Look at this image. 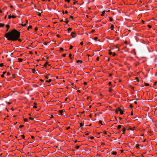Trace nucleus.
<instances>
[{
  "mask_svg": "<svg viewBox=\"0 0 157 157\" xmlns=\"http://www.w3.org/2000/svg\"><path fill=\"white\" fill-rule=\"evenodd\" d=\"M20 36V32L15 29H13L11 31L6 33L4 34V37L7 40L12 41L18 40L21 41V40L19 38Z\"/></svg>",
  "mask_w": 157,
  "mask_h": 157,
  "instance_id": "nucleus-1",
  "label": "nucleus"
},
{
  "mask_svg": "<svg viewBox=\"0 0 157 157\" xmlns=\"http://www.w3.org/2000/svg\"><path fill=\"white\" fill-rule=\"evenodd\" d=\"M38 11L37 13V14L38 15V16L39 17H41V13H42L43 11L41 10H38Z\"/></svg>",
  "mask_w": 157,
  "mask_h": 157,
  "instance_id": "nucleus-2",
  "label": "nucleus"
},
{
  "mask_svg": "<svg viewBox=\"0 0 157 157\" xmlns=\"http://www.w3.org/2000/svg\"><path fill=\"white\" fill-rule=\"evenodd\" d=\"M71 35L72 37H75L76 36V33L74 32H72L71 33Z\"/></svg>",
  "mask_w": 157,
  "mask_h": 157,
  "instance_id": "nucleus-3",
  "label": "nucleus"
},
{
  "mask_svg": "<svg viewBox=\"0 0 157 157\" xmlns=\"http://www.w3.org/2000/svg\"><path fill=\"white\" fill-rule=\"evenodd\" d=\"M69 56L70 59L71 60V62H73V57H72V55L70 53L69 55Z\"/></svg>",
  "mask_w": 157,
  "mask_h": 157,
  "instance_id": "nucleus-4",
  "label": "nucleus"
},
{
  "mask_svg": "<svg viewBox=\"0 0 157 157\" xmlns=\"http://www.w3.org/2000/svg\"><path fill=\"white\" fill-rule=\"evenodd\" d=\"M20 137L21 138L19 139L18 140H20L22 139H24L25 137V136L24 135H21L20 136Z\"/></svg>",
  "mask_w": 157,
  "mask_h": 157,
  "instance_id": "nucleus-5",
  "label": "nucleus"
},
{
  "mask_svg": "<svg viewBox=\"0 0 157 157\" xmlns=\"http://www.w3.org/2000/svg\"><path fill=\"white\" fill-rule=\"evenodd\" d=\"M58 112L61 115H63L64 114L63 113L64 111L63 110H59V111Z\"/></svg>",
  "mask_w": 157,
  "mask_h": 157,
  "instance_id": "nucleus-6",
  "label": "nucleus"
},
{
  "mask_svg": "<svg viewBox=\"0 0 157 157\" xmlns=\"http://www.w3.org/2000/svg\"><path fill=\"white\" fill-rule=\"evenodd\" d=\"M126 130V128L123 126V128L122 129V130L123 132V133H122L123 134H124L125 133Z\"/></svg>",
  "mask_w": 157,
  "mask_h": 157,
  "instance_id": "nucleus-7",
  "label": "nucleus"
},
{
  "mask_svg": "<svg viewBox=\"0 0 157 157\" xmlns=\"http://www.w3.org/2000/svg\"><path fill=\"white\" fill-rule=\"evenodd\" d=\"M122 127H123V126L122 125H119L118 126H117V129L119 130Z\"/></svg>",
  "mask_w": 157,
  "mask_h": 157,
  "instance_id": "nucleus-8",
  "label": "nucleus"
},
{
  "mask_svg": "<svg viewBox=\"0 0 157 157\" xmlns=\"http://www.w3.org/2000/svg\"><path fill=\"white\" fill-rule=\"evenodd\" d=\"M50 74H48L47 75H44V77L46 79H48L49 78L48 76L50 75Z\"/></svg>",
  "mask_w": 157,
  "mask_h": 157,
  "instance_id": "nucleus-9",
  "label": "nucleus"
},
{
  "mask_svg": "<svg viewBox=\"0 0 157 157\" xmlns=\"http://www.w3.org/2000/svg\"><path fill=\"white\" fill-rule=\"evenodd\" d=\"M72 30V28H69L67 29V31H68V33H69Z\"/></svg>",
  "mask_w": 157,
  "mask_h": 157,
  "instance_id": "nucleus-10",
  "label": "nucleus"
},
{
  "mask_svg": "<svg viewBox=\"0 0 157 157\" xmlns=\"http://www.w3.org/2000/svg\"><path fill=\"white\" fill-rule=\"evenodd\" d=\"M23 61V59L21 58H18V62L21 63V62Z\"/></svg>",
  "mask_w": 157,
  "mask_h": 157,
  "instance_id": "nucleus-11",
  "label": "nucleus"
},
{
  "mask_svg": "<svg viewBox=\"0 0 157 157\" xmlns=\"http://www.w3.org/2000/svg\"><path fill=\"white\" fill-rule=\"evenodd\" d=\"M117 154V153L115 151H113L111 153V154L112 155H116Z\"/></svg>",
  "mask_w": 157,
  "mask_h": 157,
  "instance_id": "nucleus-12",
  "label": "nucleus"
},
{
  "mask_svg": "<svg viewBox=\"0 0 157 157\" xmlns=\"http://www.w3.org/2000/svg\"><path fill=\"white\" fill-rule=\"evenodd\" d=\"M116 109L117 111L118 112H120V111H121V110H122L120 107H118V108H117Z\"/></svg>",
  "mask_w": 157,
  "mask_h": 157,
  "instance_id": "nucleus-13",
  "label": "nucleus"
},
{
  "mask_svg": "<svg viewBox=\"0 0 157 157\" xmlns=\"http://www.w3.org/2000/svg\"><path fill=\"white\" fill-rule=\"evenodd\" d=\"M113 90L111 88V87L109 88V92L110 93H111Z\"/></svg>",
  "mask_w": 157,
  "mask_h": 157,
  "instance_id": "nucleus-14",
  "label": "nucleus"
},
{
  "mask_svg": "<svg viewBox=\"0 0 157 157\" xmlns=\"http://www.w3.org/2000/svg\"><path fill=\"white\" fill-rule=\"evenodd\" d=\"M76 63H83V62L81 60H78L77 61Z\"/></svg>",
  "mask_w": 157,
  "mask_h": 157,
  "instance_id": "nucleus-15",
  "label": "nucleus"
},
{
  "mask_svg": "<svg viewBox=\"0 0 157 157\" xmlns=\"http://www.w3.org/2000/svg\"><path fill=\"white\" fill-rule=\"evenodd\" d=\"M5 25L4 23H0V27H3Z\"/></svg>",
  "mask_w": 157,
  "mask_h": 157,
  "instance_id": "nucleus-16",
  "label": "nucleus"
},
{
  "mask_svg": "<svg viewBox=\"0 0 157 157\" xmlns=\"http://www.w3.org/2000/svg\"><path fill=\"white\" fill-rule=\"evenodd\" d=\"M85 135L87 136L88 135L89 133H90V132H85Z\"/></svg>",
  "mask_w": 157,
  "mask_h": 157,
  "instance_id": "nucleus-17",
  "label": "nucleus"
},
{
  "mask_svg": "<svg viewBox=\"0 0 157 157\" xmlns=\"http://www.w3.org/2000/svg\"><path fill=\"white\" fill-rule=\"evenodd\" d=\"M113 28H114V26L112 24L111 25L110 28L111 29V30H113Z\"/></svg>",
  "mask_w": 157,
  "mask_h": 157,
  "instance_id": "nucleus-18",
  "label": "nucleus"
},
{
  "mask_svg": "<svg viewBox=\"0 0 157 157\" xmlns=\"http://www.w3.org/2000/svg\"><path fill=\"white\" fill-rule=\"evenodd\" d=\"M80 147V146L77 145H75V148H76V149H78Z\"/></svg>",
  "mask_w": 157,
  "mask_h": 157,
  "instance_id": "nucleus-19",
  "label": "nucleus"
},
{
  "mask_svg": "<svg viewBox=\"0 0 157 157\" xmlns=\"http://www.w3.org/2000/svg\"><path fill=\"white\" fill-rule=\"evenodd\" d=\"M65 20H66V21H65L64 22L67 24H68V22H69V21L68 20H67V18H66Z\"/></svg>",
  "mask_w": 157,
  "mask_h": 157,
  "instance_id": "nucleus-20",
  "label": "nucleus"
},
{
  "mask_svg": "<svg viewBox=\"0 0 157 157\" xmlns=\"http://www.w3.org/2000/svg\"><path fill=\"white\" fill-rule=\"evenodd\" d=\"M52 80L51 79H49L48 80H46L45 81V82H51Z\"/></svg>",
  "mask_w": 157,
  "mask_h": 157,
  "instance_id": "nucleus-21",
  "label": "nucleus"
},
{
  "mask_svg": "<svg viewBox=\"0 0 157 157\" xmlns=\"http://www.w3.org/2000/svg\"><path fill=\"white\" fill-rule=\"evenodd\" d=\"M113 54V52L111 51L110 50L109 51V54L110 55Z\"/></svg>",
  "mask_w": 157,
  "mask_h": 157,
  "instance_id": "nucleus-22",
  "label": "nucleus"
},
{
  "mask_svg": "<svg viewBox=\"0 0 157 157\" xmlns=\"http://www.w3.org/2000/svg\"><path fill=\"white\" fill-rule=\"evenodd\" d=\"M32 25H30V26H29L28 27V28H27V30H29V29H31V28H32Z\"/></svg>",
  "mask_w": 157,
  "mask_h": 157,
  "instance_id": "nucleus-23",
  "label": "nucleus"
},
{
  "mask_svg": "<svg viewBox=\"0 0 157 157\" xmlns=\"http://www.w3.org/2000/svg\"><path fill=\"white\" fill-rule=\"evenodd\" d=\"M32 73H34L36 71L34 68H33L32 69Z\"/></svg>",
  "mask_w": 157,
  "mask_h": 157,
  "instance_id": "nucleus-24",
  "label": "nucleus"
},
{
  "mask_svg": "<svg viewBox=\"0 0 157 157\" xmlns=\"http://www.w3.org/2000/svg\"><path fill=\"white\" fill-rule=\"evenodd\" d=\"M48 64V63L47 62H46L45 64L44 65V66L45 67H47V66Z\"/></svg>",
  "mask_w": 157,
  "mask_h": 157,
  "instance_id": "nucleus-25",
  "label": "nucleus"
},
{
  "mask_svg": "<svg viewBox=\"0 0 157 157\" xmlns=\"http://www.w3.org/2000/svg\"><path fill=\"white\" fill-rule=\"evenodd\" d=\"M10 26L8 24L6 25V27L7 28V29H9L10 28Z\"/></svg>",
  "mask_w": 157,
  "mask_h": 157,
  "instance_id": "nucleus-26",
  "label": "nucleus"
},
{
  "mask_svg": "<svg viewBox=\"0 0 157 157\" xmlns=\"http://www.w3.org/2000/svg\"><path fill=\"white\" fill-rule=\"evenodd\" d=\"M123 112H124V111H122V110H121V111H120V115H122L123 114Z\"/></svg>",
  "mask_w": 157,
  "mask_h": 157,
  "instance_id": "nucleus-27",
  "label": "nucleus"
},
{
  "mask_svg": "<svg viewBox=\"0 0 157 157\" xmlns=\"http://www.w3.org/2000/svg\"><path fill=\"white\" fill-rule=\"evenodd\" d=\"M84 125V124L82 123H80V127H82Z\"/></svg>",
  "mask_w": 157,
  "mask_h": 157,
  "instance_id": "nucleus-28",
  "label": "nucleus"
},
{
  "mask_svg": "<svg viewBox=\"0 0 157 157\" xmlns=\"http://www.w3.org/2000/svg\"><path fill=\"white\" fill-rule=\"evenodd\" d=\"M21 25L23 26H25L26 25V23H25L24 24L22 23Z\"/></svg>",
  "mask_w": 157,
  "mask_h": 157,
  "instance_id": "nucleus-29",
  "label": "nucleus"
},
{
  "mask_svg": "<svg viewBox=\"0 0 157 157\" xmlns=\"http://www.w3.org/2000/svg\"><path fill=\"white\" fill-rule=\"evenodd\" d=\"M17 17V16H14V15H12V16H11V17L12 18H16Z\"/></svg>",
  "mask_w": 157,
  "mask_h": 157,
  "instance_id": "nucleus-30",
  "label": "nucleus"
},
{
  "mask_svg": "<svg viewBox=\"0 0 157 157\" xmlns=\"http://www.w3.org/2000/svg\"><path fill=\"white\" fill-rule=\"evenodd\" d=\"M109 20L111 21H113V18L112 17H109Z\"/></svg>",
  "mask_w": 157,
  "mask_h": 157,
  "instance_id": "nucleus-31",
  "label": "nucleus"
},
{
  "mask_svg": "<svg viewBox=\"0 0 157 157\" xmlns=\"http://www.w3.org/2000/svg\"><path fill=\"white\" fill-rule=\"evenodd\" d=\"M64 7L66 9H67L68 8V7H67V5L66 4L64 6Z\"/></svg>",
  "mask_w": 157,
  "mask_h": 157,
  "instance_id": "nucleus-32",
  "label": "nucleus"
},
{
  "mask_svg": "<svg viewBox=\"0 0 157 157\" xmlns=\"http://www.w3.org/2000/svg\"><path fill=\"white\" fill-rule=\"evenodd\" d=\"M63 50V48H60L59 51H61L62 52Z\"/></svg>",
  "mask_w": 157,
  "mask_h": 157,
  "instance_id": "nucleus-33",
  "label": "nucleus"
},
{
  "mask_svg": "<svg viewBox=\"0 0 157 157\" xmlns=\"http://www.w3.org/2000/svg\"><path fill=\"white\" fill-rule=\"evenodd\" d=\"M66 54H63L62 55V56L63 57H65Z\"/></svg>",
  "mask_w": 157,
  "mask_h": 157,
  "instance_id": "nucleus-34",
  "label": "nucleus"
},
{
  "mask_svg": "<svg viewBox=\"0 0 157 157\" xmlns=\"http://www.w3.org/2000/svg\"><path fill=\"white\" fill-rule=\"evenodd\" d=\"M70 17L71 18L72 20H74L73 17L72 16L70 15Z\"/></svg>",
  "mask_w": 157,
  "mask_h": 157,
  "instance_id": "nucleus-35",
  "label": "nucleus"
},
{
  "mask_svg": "<svg viewBox=\"0 0 157 157\" xmlns=\"http://www.w3.org/2000/svg\"><path fill=\"white\" fill-rule=\"evenodd\" d=\"M65 1L67 2L68 3H69L70 2V0H65Z\"/></svg>",
  "mask_w": 157,
  "mask_h": 157,
  "instance_id": "nucleus-36",
  "label": "nucleus"
},
{
  "mask_svg": "<svg viewBox=\"0 0 157 157\" xmlns=\"http://www.w3.org/2000/svg\"><path fill=\"white\" fill-rule=\"evenodd\" d=\"M7 75L8 76H9V75H10V72H7Z\"/></svg>",
  "mask_w": 157,
  "mask_h": 157,
  "instance_id": "nucleus-37",
  "label": "nucleus"
},
{
  "mask_svg": "<svg viewBox=\"0 0 157 157\" xmlns=\"http://www.w3.org/2000/svg\"><path fill=\"white\" fill-rule=\"evenodd\" d=\"M28 119H27V118H25L24 119V121H25V122H27L28 121Z\"/></svg>",
  "mask_w": 157,
  "mask_h": 157,
  "instance_id": "nucleus-38",
  "label": "nucleus"
},
{
  "mask_svg": "<svg viewBox=\"0 0 157 157\" xmlns=\"http://www.w3.org/2000/svg\"><path fill=\"white\" fill-rule=\"evenodd\" d=\"M4 66L3 64V63H1L0 64V67H2Z\"/></svg>",
  "mask_w": 157,
  "mask_h": 157,
  "instance_id": "nucleus-39",
  "label": "nucleus"
},
{
  "mask_svg": "<svg viewBox=\"0 0 157 157\" xmlns=\"http://www.w3.org/2000/svg\"><path fill=\"white\" fill-rule=\"evenodd\" d=\"M116 55V54L115 52H114L113 53V56H114Z\"/></svg>",
  "mask_w": 157,
  "mask_h": 157,
  "instance_id": "nucleus-40",
  "label": "nucleus"
},
{
  "mask_svg": "<svg viewBox=\"0 0 157 157\" xmlns=\"http://www.w3.org/2000/svg\"><path fill=\"white\" fill-rule=\"evenodd\" d=\"M12 18L11 16L10 15H9L8 16V18L9 19H10Z\"/></svg>",
  "mask_w": 157,
  "mask_h": 157,
  "instance_id": "nucleus-41",
  "label": "nucleus"
},
{
  "mask_svg": "<svg viewBox=\"0 0 157 157\" xmlns=\"http://www.w3.org/2000/svg\"><path fill=\"white\" fill-rule=\"evenodd\" d=\"M73 47V46H72V45H71V46H70V47L69 49H71Z\"/></svg>",
  "mask_w": 157,
  "mask_h": 157,
  "instance_id": "nucleus-42",
  "label": "nucleus"
},
{
  "mask_svg": "<svg viewBox=\"0 0 157 157\" xmlns=\"http://www.w3.org/2000/svg\"><path fill=\"white\" fill-rule=\"evenodd\" d=\"M10 7L11 8H13V9H14V8L13 7V6L12 5H11L10 6Z\"/></svg>",
  "mask_w": 157,
  "mask_h": 157,
  "instance_id": "nucleus-43",
  "label": "nucleus"
},
{
  "mask_svg": "<svg viewBox=\"0 0 157 157\" xmlns=\"http://www.w3.org/2000/svg\"><path fill=\"white\" fill-rule=\"evenodd\" d=\"M38 29L37 27H36L35 28V31L36 32L38 30Z\"/></svg>",
  "mask_w": 157,
  "mask_h": 157,
  "instance_id": "nucleus-44",
  "label": "nucleus"
},
{
  "mask_svg": "<svg viewBox=\"0 0 157 157\" xmlns=\"http://www.w3.org/2000/svg\"><path fill=\"white\" fill-rule=\"evenodd\" d=\"M94 136H91L90 137V139L91 140H93L94 139Z\"/></svg>",
  "mask_w": 157,
  "mask_h": 157,
  "instance_id": "nucleus-45",
  "label": "nucleus"
},
{
  "mask_svg": "<svg viewBox=\"0 0 157 157\" xmlns=\"http://www.w3.org/2000/svg\"><path fill=\"white\" fill-rule=\"evenodd\" d=\"M145 86H149V84L147 83H145Z\"/></svg>",
  "mask_w": 157,
  "mask_h": 157,
  "instance_id": "nucleus-46",
  "label": "nucleus"
},
{
  "mask_svg": "<svg viewBox=\"0 0 157 157\" xmlns=\"http://www.w3.org/2000/svg\"><path fill=\"white\" fill-rule=\"evenodd\" d=\"M95 31V30L94 29H92L91 31V33H93Z\"/></svg>",
  "mask_w": 157,
  "mask_h": 157,
  "instance_id": "nucleus-47",
  "label": "nucleus"
},
{
  "mask_svg": "<svg viewBox=\"0 0 157 157\" xmlns=\"http://www.w3.org/2000/svg\"><path fill=\"white\" fill-rule=\"evenodd\" d=\"M70 128V126L68 127H67V128H66V130H68Z\"/></svg>",
  "mask_w": 157,
  "mask_h": 157,
  "instance_id": "nucleus-48",
  "label": "nucleus"
},
{
  "mask_svg": "<svg viewBox=\"0 0 157 157\" xmlns=\"http://www.w3.org/2000/svg\"><path fill=\"white\" fill-rule=\"evenodd\" d=\"M83 84L85 85H86L87 84V82H84Z\"/></svg>",
  "mask_w": 157,
  "mask_h": 157,
  "instance_id": "nucleus-49",
  "label": "nucleus"
},
{
  "mask_svg": "<svg viewBox=\"0 0 157 157\" xmlns=\"http://www.w3.org/2000/svg\"><path fill=\"white\" fill-rule=\"evenodd\" d=\"M1 77H2V78H4V75H3V74H2V75H1Z\"/></svg>",
  "mask_w": 157,
  "mask_h": 157,
  "instance_id": "nucleus-50",
  "label": "nucleus"
},
{
  "mask_svg": "<svg viewBox=\"0 0 157 157\" xmlns=\"http://www.w3.org/2000/svg\"><path fill=\"white\" fill-rule=\"evenodd\" d=\"M108 84L109 85H111V82H109V83H108Z\"/></svg>",
  "mask_w": 157,
  "mask_h": 157,
  "instance_id": "nucleus-51",
  "label": "nucleus"
},
{
  "mask_svg": "<svg viewBox=\"0 0 157 157\" xmlns=\"http://www.w3.org/2000/svg\"><path fill=\"white\" fill-rule=\"evenodd\" d=\"M147 27H148L149 28H151V26L149 25H147Z\"/></svg>",
  "mask_w": 157,
  "mask_h": 157,
  "instance_id": "nucleus-52",
  "label": "nucleus"
},
{
  "mask_svg": "<svg viewBox=\"0 0 157 157\" xmlns=\"http://www.w3.org/2000/svg\"><path fill=\"white\" fill-rule=\"evenodd\" d=\"M99 58L98 57L96 58V60H97V61H98V60H99Z\"/></svg>",
  "mask_w": 157,
  "mask_h": 157,
  "instance_id": "nucleus-53",
  "label": "nucleus"
},
{
  "mask_svg": "<svg viewBox=\"0 0 157 157\" xmlns=\"http://www.w3.org/2000/svg\"><path fill=\"white\" fill-rule=\"evenodd\" d=\"M99 124H101V125L102 124V121H99Z\"/></svg>",
  "mask_w": 157,
  "mask_h": 157,
  "instance_id": "nucleus-54",
  "label": "nucleus"
},
{
  "mask_svg": "<svg viewBox=\"0 0 157 157\" xmlns=\"http://www.w3.org/2000/svg\"><path fill=\"white\" fill-rule=\"evenodd\" d=\"M29 118L30 120H33L34 119V118H32L31 117H29Z\"/></svg>",
  "mask_w": 157,
  "mask_h": 157,
  "instance_id": "nucleus-55",
  "label": "nucleus"
},
{
  "mask_svg": "<svg viewBox=\"0 0 157 157\" xmlns=\"http://www.w3.org/2000/svg\"><path fill=\"white\" fill-rule=\"evenodd\" d=\"M124 43L125 44H128L127 42L126 41H124Z\"/></svg>",
  "mask_w": 157,
  "mask_h": 157,
  "instance_id": "nucleus-56",
  "label": "nucleus"
},
{
  "mask_svg": "<svg viewBox=\"0 0 157 157\" xmlns=\"http://www.w3.org/2000/svg\"><path fill=\"white\" fill-rule=\"evenodd\" d=\"M33 108L35 109H36L37 108V106L36 105H34L33 106Z\"/></svg>",
  "mask_w": 157,
  "mask_h": 157,
  "instance_id": "nucleus-57",
  "label": "nucleus"
},
{
  "mask_svg": "<svg viewBox=\"0 0 157 157\" xmlns=\"http://www.w3.org/2000/svg\"><path fill=\"white\" fill-rule=\"evenodd\" d=\"M80 44L82 45H83V42H80Z\"/></svg>",
  "mask_w": 157,
  "mask_h": 157,
  "instance_id": "nucleus-58",
  "label": "nucleus"
},
{
  "mask_svg": "<svg viewBox=\"0 0 157 157\" xmlns=\"http://www.w3.org/2000/svg\"><path fill=\"white\" fill-rule=\"evenodd\" d=\"M68 13V11H67V10H66L65 12V13H66V14H67Z\"/></svg>",
  "mask_w": 157,
  "mask_h": 157,
  "instance_id": "nucleus-59",
  "label": "nucleus"
},
{
  "mask_svg": "<svg viewBox=\"0 0 157 157\" xmlns=\"http://www.w3.org/2000/svg\"><path fill=\"white\" fill-rule=\"evenodd\" d=\"M28 21L27 20L26 21V23H26V25L28 24Z\"/></svg>",
  "mask_w": 157,
  "mask_h": 157,
  "instance_id": "nucleus-60",
  "label": "nucleus"
},
{
  "mask_svg": "<svg viewBox=\"0 0 157 157\" xmlns=\"http://www.w3.org/2000/svg\"><path fill=\"white\" fill-rule=\"evenodd\" d=\"M115 112L117 114L118 113V111H117V109H116L115 110Z\"/></svg>",
  "mask_w": 157,
  "mask_h": 157,
  "instance_id": "nucleus-61",
  "label": "nucleus"
},
{
  "mask_svg": "<svg viewBox=\"0 0 157 157\" xmlns=\"http://www.w3.org/2000/svg\"><path fill=\"white\" fill-rule=\"evenodd\" d=\"M112 74L110 73L109 74V77H111L112 76Z\"/></svg>",
  "mask_w": 157,
  "mask_h": 157,
  "instance_id": "nucleus-62",
  "label": "nucleus"
},
{
  "mask_svg": "<svg viewBox=\"0 0 157 157\" xmlns=\"http://www.w3.org/2000/svg\"><path fill=\"white\" fill-rule=\"evenodd\" d=\"M62 13L63 14H65V12L64 11V10H63V11H62Z\"/></svg>",
  "mask_w": 157,
  "mask_h": 157,
  "instance_id": "nucleus-63",
  "label": "nucleus"
},
{
  "mask_svg": "<svg viewBox=\"0 0 157 157\" xmlns=\"http://www.w3.org/2000/svg\"><path fill=\"white\" fill-rule=\"evenodd\" d=\"M6 73V71H4L3 72V74L4 75Z\"/></svg>",
  "mask_w": 157,
  "mask_h": 157,
  "instance_id": "nucleus-64",
  "label": "nucleus"
}]
</instances>
